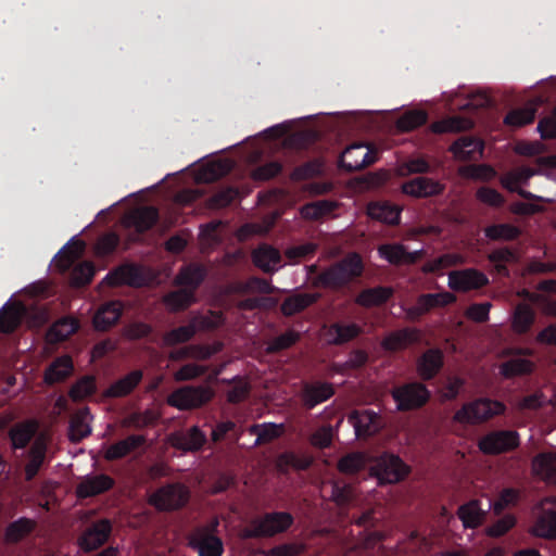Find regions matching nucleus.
<instances>
[{"mask_svg": "<svg viewBox=\"0 0 556 556\" xmlns=\"http://www.w3.org/2000/svg\"><path fill=\"white\" fill-rule=\"evenodd\" d=\"M368 214L371 218L389 225H397L401 218V210L388 202L370 204Z\"/></svg>", "mask_w": 556, "mask_h": 556, "instance_id": "79ce46f5", "label": "nucleus"}, {"mask_svg": "<svg viewBox=\"0 0 556 556\" xmlns=\"http://www.w3.org/2000/svg\"><path fill=\"white\" fill-rule=\"evenodd\" d=\"M205 276L206 270L201 265L191 264L182 267L175 279V282L186 288L167 293L164 298L165 304L174 311L187 308L193 303L194 291L203 282Z\"/></svg>", "mask_w": 556, "mask_h": 556, "instance_id": "20e7f679", "label": "nucleus"}, {"mask_svg": "<svg viewBox=\"0 0 556 556\" xmlns=\"http://www.w3.org/2000/svg\"><path fill=\"white\" fill-rule=\"evenodd\" d=\"M218 521L215 520L210 526L198 527L189 535V546L198 553L199 556H222L224 553V543L215 534Z\"/></svg>", "mask_w": 556, "mask_h": 556, "instance_id": "0eeeda50", "label": "nucleus"}, {"mask_svg": "<svg viewBox=\"0 0 556 556\" xmlns=\"http://www.w3.org/2000/svg\"><path fill=\"white\" fill-rule=\"evenodd\" d=\"M146 443V438L140 434H130L124 440L111 444L104 452V458L109 462L121 459Z\"/></svg>", "mask_w": 556, "mask_h": 556, "instance_id": "cd10ccee", "label": "nucleus"}, {"mask_svg": "<svg viewBox=\"0 0 556 556\" xmlns=\"http://www.w3.org/2000/svg\"><path fill=\"white\" fill-rule=\"evenodd\" d=\"M460 262V256L454 253H445L434 260L426 262L421 270L425 274H439L445 268L457 265Z\"/></svg>", "mask_w": 556, "mask_h": 556, "instance_id": "8fccbe9b", "label": "nucleus"}, {"mask_svg": "<svg viewBox=\"0 0 556 556\" xmlns=\"http://www.w3.org/2000/svg\"><path fill=\"white\" fill-rule=\"evenodd\" d=\"M90 412L88 407H83L75 412L70 420V440L79 442L91 433L88 424Z\"/></svg>", "mask_w": 556, "mask_h": 556, "instance_id": "f704fd0d", "label": "nucleus"}, {"mask_svg": "<svg viewBox=\"0 0 556 556\" xmlns=\"http://www.w3.org/2000/svg\"><path fill=\"white\" fill-rule=\"evenodd\" d=\"M430 172V164L424 157H412L405 161L399 167V173L402 176L412 174H426Z\"/></svg>", "mask_w": 556, "mask_h": 556, "instance_id": "69168bd1", "label": "nucleus"}, {"mask_svg": "<svg viewBox=\"0 0 556 556\" xmlns=\"http://www.w3.org/2000/svg\"><path fill=\"white\" fill-rule=\"evenodd\" d=\"M38 430L36 420L29 419L15 424L9 431L13 448H25Z\"/></svg>", "mask_w": 556, "mask_h": 556, "instance_id": "7c9ffc66", "label": "nucleus"}, {"mask_svg": "<svg viewBox=\"0 0 556 556\" xmlns=\"http://www.w3.org/2000/svg\"><path fill=\"white\" fill-rule=\"evenodd\" d=\"M517 519L507 514L486 528V534L491 538H501L516 526Z\"/></svg>", "mask_w": 556, "mask_h": 556, "instance_id": "e2e57ef3", "label": "nucleus"}, {"mask_svg": "<svg viewBox=\"0 0 556 556\" xmlns=\"http://www.w3.org/2000/svg\"><path fill=\"white\" fill-rule=\"evenodd\" d=\"M172 446L184 453L200 452L207 443V437L198 426L185 431L173 432L169 437Z\"/></svg>", "mask_w": 556, "mask_h": 556, "instance_id": "dca6fc26", "label": "nucleus"}, {"mask_svg": "<svg viewBox=\"0 0 556 556\" xmlns=\"http://www.w3.org/2000/svg\"><path fill=\"white\" fill-rule=\"evenodd\" d=\"M190 492L179 482L167 483L157 489L150 497V503L157 510L173 511L181 509L189 502Z\"/></svg>", "mask_w": 556, "mask_h": 556, "instance_id": "423d86ee", "label": "nucleus"}, {"mask_svg": "<svg viewBox=\"0 0 556 556\" xmlns=\"http://www.w3.org/2000/svg\"><path fill=\"white\" fill-rule=\"evenodd\" d=\"M534 364L525 358H514L501 365V375L505 378L528 375L532 372Z\"/></svg>", "mask_w": 556, "mask_h": 556, "instance_id": "09e8293b", "label": "nucleus"}, {"mask_svg": "<svg viewBox=\"0 0 556 556\" xmlns=\"http://www.w3.org/2000/svg\"><path fill=\"white\" fill-rule=\"evenodd\" d=\"M105 280L111 286L128 285L131 287H140L144 282V276L138 265L123 264L110 271Z\"/></svg>", "mask_w": 556, "mask_h": 556, "instance_id": "5701e85b", "label": "nucleus"}, {"mask_svg": "<svg viewBox=\"0 0 556 556\" xmlns=\"http://www.w3.org/2000/svg\"><path fill=\"white\" fill-rule=\"evenodd\" d=\"M79 329V320L72 316H65L54 321L46 332V341L56 344L66 341Z\"/></svg>", "mask_w": 556, "mask_h": 556, "instance_id": "b1692460", "label": "nucleus"}, {"mask_svg": "<svg viewBox=\"0 0 556 556\" xmlns=\"http://www.w3.org/2000/svg\"><path fill=\"white\" fill-rule=\"evenodd\" d=\"M520 444L519 433L515 430H494L479 441V448L486 455H498L517 448Z\"/></svg>", "mask_w": 556, "mask_h": 556, "instance_id": "9d476101", "label": "nucleus"}, {"mask_svg": "<svg viewBox=\"0 0 556 556\" xmlns=\"http://www.w3.org/2000/svg\"><path fill=\"white\" fill-rule=\"evenodd\" d=\"M122 313L123 304L119 301L104 303L93 316L94 328L101 331L108 330L119 320Z\"/></svg>", "mask_w": 556, "mask_h": 556, "instance_id": "a878e982", "label": "nucleus"}, {"mask_svg": "<svg viewBox=\"0 0 556 556\" xmlns=\"http://www.w3.org/2000/svg\"><path fill=\"white\" fill-rule=\"evenodd\" d=\"M118 244V235L115 232H106L98 239L96 243V253L99 256H108L116 250Z\"/></svg>", "mask_w": 556, "mask_h": 556, "instance_id": "338daca9", "label": "nucleus"}, {"mask_svg": "<svg viewBox=\"0 0 556 556\" xmlns=\"http://www.w3.org/2000/svg\"><path fill=\"white\" fill-rule=\"evenodd\" d=\"M159 210L154 206H141L134 210L127 217L128 224L135 228L138 233L150 230L159 220Z\"/></svg>", "mask_w": 556, "mask_h": 556, "instance_id": "bb28decb", "label": "nucleus"}, {"mask_svg": "<svg viewBox=\"0 0 556 556\" xmlns=\"http://www.w3.org/2000/svg\"><path fill=\"white\" fill-rule=\"evenodd\" d=\"M488 283V276L476 268L455 270L451 271L448 275V286L455 291L466 292L476 290L486 286Z\"/></svg>", "mask_w": 556, "mask_h": 556, "instance_id": "f3484780", "label": "nucleus"}, {"mask_svg": "<svg viewBox=\"0 0 556 556\" xmlns=\"http://www.w3.org/2000/svg\"><path fill=\"white\" fill-rule=\"evenodd\" d=\"M402 192L414 198H431L443 193L445 186L439 180L419 176L402 184Z\"/></svg>", "mask_w": 556, "mask_h": 556, "instance_id": "aec40b11", "label": "nucleus"}, {"mask_svg": "<svg viewBox=\"0 0 556 556\" xmlns=\"http://www.w3.org/2000/svg\"><path fill=\"white\" fill-rule=\"evenodd\" d=\"M457 517L465 529H477L485 519V511L481 508L479 500H470L458 507Z\"/></svg>", "mask_w": 556, "mask_h": 556, "instance_id": "c756f323", "label": "nucleus"}, {"mask_svg": "<svg viewBox=\"0 0 556 556\" xmlns=\"http://www.w3.org/2000/svg\"><path fill=\"white\" fill-rule=\"evenodd\" d=\"M282 432V425L263 424L253 425L250 428V433L256 435V444L268 443L277 439Z\"/></svg>", "mask_w": 556, "mask_h": 556, "instance_id": "603ef678", "label": "nucleus"}, {"mask_svg": "<svg viewBox=\"0 0 556 556\" xmlns=\"http://www.w3.org/2000/svg\"><path fill=\"white\" fill-rule=\"evenodd\" d=\"M96 380L92 376H85L77 380L70 390L73 401H80L96 392Z\"/></svg>", "mask_w": 556, "mask_h": 556, "instance_id": "6e6d98bb", "label": "nucleus"}, {"mask_svg": "<svg viewBox=\"0 0 556 556\" xmlns=\"http://www.w3.org/2000/svg\"><path fill=\"white\" fill-rule=\"evenodd\" d=\"M239 195L238 189L233 187H226L217 190L208 199V206L211 208H224L230 205Z\"/></svg>", "mask_w": 556, "mask_h": 556, "instance_id": "13d9d810", "label": "nucleus"}, {"mask_svg": "<svg viewBox=\"0 0 556 556\" xmlns=\"http://www.w3.org/2000/svg\"><path fill=\"white\" fill-rule=\"evenodd\" d=\"M277 464L281 471H285L288 468L306 470L312 465V458L308 456L298 455L293 452H285L278 457Z\"/></svg>", "mask_w": 556, "mask_h": 556, "instance_id": "3c124183", "label": "nucleus"}, {"mask_svg": "<svg viewBox=\"0 0 556 556\" xmlns=\"http://www.w3.org/2000/svg\"><path fill=\"white\" fill-rule=\"evenodd\" d=\"M333 394L334 388L329 382H305L301 390V401L306 409H313L318 404L329 400Z\"/></svg>", "mask_w": 556, "mask_h": 556, "instance_id": "412c9836", "label": "nucleus"}, {"mask_svg": "<svg viewBox=\"0 0 556 556\" xmlns=\"http://www.w3.org/2000/svg\"><path fill=\"white\" fill-rule=\"evenodd\" d=\"M46 443L41 439L36 440L29 450V458L25 466L26 481H31L37 476L46 459Z\"/></svg>", "mask_w": 556, "mask_h": 556, "instance_id": "ea45409f", "label": "nucleus"}, {"mask_svg": "<svg viewBox=\"0 0 556 556\" xmlns=\"http://www.w3.org/2000/svg\"><path fill=\"white\" fill-rule=\"evenodd\" d=\"M293 516L287 511L266 513L253 523L251 536L269 538L287 531L293 525Z\"/></svg>", "mask_w": 556, "mask_h": 556, "instance_id": "ddd939ff", "label": "nucleus"}, {"mask_svg": "<svg viewBox=\"0 0 556 556\" xmlns=\"http://www.w3.org/2000/svg\"><path fill=\"white\" fill-rule=\"evenodd\" d=\"M282 170V165L278 161H270L255 167L252 170V178L256 181H266L278 176Z\"/></svg>", "mask_w": 556, "mask_h": 556, "instance_id": "680f3d73", "label": "nucleus"}, {"mask_svg": "<svg viewBox=\"0 0 556 556\" xmlns=\"http://www.w3.org/2000/svg\"><path fill=\"white\" fill-rule=\"evenodd\" d=\"M534 472L545 482L556 484V455L541 453L533 459Z\"/></svg>", "mask_w": 556, "mask_h": 556, "instance_id": "e433bc0d", "label": "nucleus"}, {"mask_svg": "<svg viewBox=\"0 0 556 556\" xmlns=\"http://www.w3.org/2000/svg\"><path fill=\"white\" fill-rule=\"evenodd\" d=\"M535 315L527 304H519L513 316V328L518 333H526L532 326Z\"/></svg>", "mask_w": 556, "mask_h": 556, "instance_id": "a18cd8bd", "label": "nucleus"}, {"mask_svg": "<svg viewBox=\"0 0 556 556\" xmlns=\"http://www.w3.org/2000/svg\"><path fill=\"white\" fill-rule=\"evenodd\" d=\"M361 332V327L354 323H334L329 328V337L331 338V342L334 344L346 343L356 338Z\"/></svg>", "mask_w": 556, "mask_h": 556, "instance_id": "c03bdc74", "label": "nucleus"}, {"mask_svg": "<svg viewBox=\"0 0 556 556\" xmlns=\"http://www.w3.org/2000/svg\"><path fill=\"white\" fill-rule=\"evenodd\" d=\"M393 295V289L390 287L378 286L364 289L358 293L355 303L363 307L379 306L387 303Z\"/></svg>", "mask_w": 556, "mask_h": 556, "instance_id": "72a5a7b5", "label": "nucleus"}, {"mask_svg": "<svg viewBox=\"0 0 556 556\" xmlns=\"http://www.w3.org/2000/svg\"><path fill=\"white\" fill-rule=\"evenodd\" d=\"M250 383L245 378L236 377L231 382L230 389L227 391V400L237 404L244 401L250 394Z\"/></svg>", "mask_w": 556, "mask_h": 556, "instance_id": "bf43d9fd", "label": "nucleus"}, {"mask_svg": "<svg viewBox=\"0 0 556 556\" xmlns=\"http://www.w3.org/2000/svg\"><path fill=\"white\" fill-rule=\"evenodd\" d=\"M379 255L392 265L405 264V245L401 243H387L378 249Z\"/></svg>", "mask_w": 556, "mask_h": 556, "instance_id": "4d7b16f0", "label": "nucleus"}, {"mask_svg": "<svg viewBox=\"0 0 556 556\" xmlns=\"http://www.w3.org/2000/svg\"><path fill=\"white\" fill-rule=\"evenodd\" d=\"M488 261L494 266V269L498 275L509 277L510 271L507 265L517 262L518 255L514 249L503 247L489 253Z\"/></svg>", "mask_w": 556, "mask_h": 556, "instance_id": "c9c22d12", "label": "nucleus"}, {"mask_svg": "<svg viewBox=\"0 0 556 556\" xmlns=\"http://www.w3.org/2000/svg\"><path fill=\"white\" fill-rule=\"evenodd\" d=\"M380 483H397L409 473V467L394 454L383 453L374 467Z\"/></svg>", "mask_w": 556, "mask_h": 556, "instance_id": "f8f14e48", "label": "nucleus"}, {"mask_svg": "<svg viewBox=\"0 0 556 556\" xmlns=\"http://www.w3.org/2000/svg\"><path fill=\"white\" fill-rule=\"evenodd\" d=\"M364 467V458L359 453H351L343 456L338 463V469L342 473L353 475Z\"/></svg>", "mask_w": 556, "mask_h": 556, "instance_id": "0e129e2a", "label": "nucleus"}, {"mask_svg": "<svg viewBox=\"0 0 556 556\" xmlns=\"http://www.w3.org/2000/svg\"><path fill=\"white\" fill-rule=\"evenodd\" d=\"M484 235L490 240L511 241L521 235V230L510 224H494L484 229Z\"/></svg>", "mask_w": 556, "mask_h": 556, "instance_id": "49530a36", "label": "nucleus"}, {"mask_svg": "<svg viewBox=\"0 0 556 556\" xmlns=\"http://www.w3.org/2000/svg\"><path fill=\"white\" fill-rule=\"evenodd\" d=\"M483 142L473 137H460L451 147L455 157L460 161H475L483 152Z\"/></svg>", "mask_w": 556, "mask_h": 556, "instance_id": "c85d7f7f", "label": "nucleus"}, {"mask_svg": "<svg viewBox=\"0 0 556 556\" xmlns=\"http://www.w3.org/2000/svg\"><path fill=\"white\" fill-rule=\"evenodd\" d=\"M115 480L105 473L88 475L76 486L78 498H89L104 494L112 490Z\"/></svg>", "mask_w": 556, "mask_h": 556, "instance_id": "a211bd4d", "label": "nucleus"}, {"mask_svg": "<svg viewBox=\"0 0 556 556\" xmlns=\"http://www.w3.org/2000/svg\"><path fill=\"white\" fill-rule=\"evenodd\" d=\"M455 299V295L450 292L421 294L416 304L407 309V315L410 319H418L434 307H443L453 303Z\"/></svg>", "mask_w": 556, "mask_h": 556, "instance_id": "6ab92c4d", "label": "nucleus"}, {"mask_svg": "<svg viewBox=\"0 0 556 556\" xmlns=\"http://www.w3.org/2000/svg\"><path fill=\"white\" fill-rule=\"evenodd\" d=\"M84 249L85 242L73 238L55 255V266L60 271L65 273L72 268L70 280L75 287L89 285L96 274V267L92 262L84 261L74 265L84 252Z\"/></svg>", "mask_w": 556, "mask_h": 556, "instance_id": "f03ea898", "label": "nucleus"}, {"mask_svg": "<svg viewBox=\"0 0 556 556\" xmlns=\"http://www.w3.org/2000/svg\"><path fill=\"white\" fill-rule=\"evenodd\" d=\"M48 320L46 308L10 299L0 308V344H17L23 325L39 328Z\"/></svg>", "mask_w": 556, "mask_h": 556, "instance_id": "f257e3e1", "label": "nucleus"}, {"mask_svg": "<svg viewBox=\"0 0 556 556\" xmlns=\"http://www.w3.org/2000/svg\"><path fill=\"white\" fill-rule=\"evenodd\" d=\"M252 261L264 273L271 274L277 270L281 254L276 248L262 243L252 252Z\"/></svg>", "mask_w": 556, "mask_h": 556, "instance_id": "393cba45", "label": "nucleus"}, {"mask_svg": "<svg viewBox=\"0 0 556 556\" xmlns=\"http://www.w3.org/2000/svg\"><path fill=\"white\" fill-rule=\"evenodd\" d=\"M37 522L27 517H21L8 525L4 538L8 543L16 544L36 529Z\"/></svg>", "mask_w": 556, "mask_h": 556, "instance_id": "4c0bfd02", "label": "nucleus"}, {"mask_svg": "<svg viewBox=\"0 0 556 556\" xmlns=\"http://www.w3.org/2000/svg\"><path fill=\"white\" fill-rule=\"evenodd\" d=\"M349 422L354 427L357 438L371 437L380 429V416L370 409L353 410Z\"/></svg>", "mask_w": 556, "mask_h": 556, "instance_id": "4be33fe9", "label": "nucleus"}, {"mask_svg": "<svg viewBox=\"0 0 556 556\" xmlns=\"http://www.w3.org/2000/svg\"><path fill=\"white\" fill-rule=\"evenodd\" d=\"M442 365V350H425L417 363V371L424 380H429L439 372Z\"/></svg>", "mask_w": 556, "mask_h": 556, "instance_id": "2f4dec72", "label": "nucleus"}, {"mask_svg": "<svg viewBox=\"0 0 556 556\" xmlns=\"http://www.w3.org/2000/svg\"><path fill=\"white\" fill-rule=\"evenodd\" d=\"M519 497L520 492L517 489L506 488L502 490L497 500L493 503V513L495 515H501L507 507L516 505Z\"/></svg>", "mask_w": 556, "mask_h": 556, "instance_id": "052dcab7", "label": "nucleus"}, {"mask_svg": "<svg viewBox=\"0 0 556 556\" xmlns=\"http://www.w3.org/2000/svg\"><path fill=\"white\" fill-rule=\"evenodd\" d=\"M428 115L424 111H409L404 113L396 122V127L401 131L414 130L426 124Z\"/></svg>", "mask_w": 556, "mask_h": 556, "instance_id": "5fc2aeb1", "label": "nucleus"}, {"mask_svg": "<svg viewBox=\"0 0 556 556\" xmlns=\"http://www.w3.org/2000/svg\"><path fill=\"white\" fill-rule=\"evenodd\" d=\"M392 397L399 410L407 412L424 406L430 399V392L420 382H408L394 388Z\"/></svg>", "mask_w": 556, "mask_h": 556, "instance_id": "6e6552de", "label": "nucleus"}, {"mask_svg": "<svg viewBox=\"0 0 556 556\" xmlns=\"http://www.w3.org/2000/svg\"><path fill=\"white\" fill-rule=\"evenodd\" d=\"M473 122L464 116H452L441 123L434 125V130L438 132H459L471 129Z\"/></svg>", "mask_w": 556, "mask_h": 556, "instance_id": "864d4df0", "label": "nucleus"}, {"mask_svg": "<svg viewBox=\"0 0 556 556\" xmlns=\"http://www.w3.org/2000/svg\"><path fill=\"white\" fill-rule=\"evenodd\" d=\"M141 370H132L128 375L112 383L105 394L110 397H122L128 395L141 381Z\"/></svg>", "mask_w": 556, "mask_h": 556, "instance_id": "a19ab883", "label": "nucleus"}, {"mask_svg": "<svg viewBox=\"0 0 556 556\" xmlns=\"http://www.w3.org/2000/svg\"><path fill=\"white\" fill-rule=\"evenodd\" d=\"M476 197L480 202L494 207H501L505 203V198L497 190L490 187H480Z\"/></svg>", "mask_w": 556, "mask_h": 556, "instance_id": "774afa93", "label": "nucleus"}, {"mask_svg": "<svg viewBox=\"0 0 556 556\" xmlns=\"http://www.w3.org/2000/svg\"><path fill=\"white\" fill-rule=\"evenodd\" d=\"M217 327V321L210 316L198 314L191 317L188 324L179 326L165 334L167 344H178L189 341L198 331L210 330Z\"/></svg>", "mask_w": 556, "mask_h": 556, "instance_id": "2eb2a0df", "label": "nucleus"}, {"mask_svg": "<svg viewBox=\"0 0 556 556\" xmlns=\"http://www.w3.org/2000/svg\"><path fill=\"white\" fill-rule=\"evenodd\" d=\"M74 370L73 361L70 356H61L52 362L45 371L43 380L52 386L67 379Z\"/></svg>", "mask_w": 556, "mask_h": 556, "instance_id": "473e14b6", "label": "nucleus"}, {"mask_svg": "<svg viewBox=\"0 0 556 556\" xmlns=\"http://www.w3.org/2000/svg\"><path fill=\"white\" fill-rule=\"evenodd\" d=\"M505 408L498 401L480 399L465 404L455 413L454 420L460 424H478L503 414Z\"/></svg>", "mask_w": 556, "mask_h": 556, "instance_id": "39448f33", "label": "nucleus"}, {"mask_svg": "<svg viewBox=\"0 0 556 556\" xmlns=\"http://www.w3.org/2000/svg\"><path fill=\"white\" fill-rule=\"evenodd\" d=\"M213 391L207 387H182L174 391L168 397V404L178 409H192L201 407L213 397Z\"/></svg>", "mask_w": 556, "mask_h": 556, "instance_id": "9b49d317", "label": "nucleus"}, {"mask_svg": "<svg viewBox=\"0 0 556 556\" xmlns=\"http://www.w3.org/2000/svg\"><path fill=\"white\" fill-rule=\"evenodd\" d=\"M378 159V150L366 143H354L348 147L341 154L339 164L346 172L362 170Z\"/></svg>", "mask_w": 556, "mask_h": 556, "instance_id": "1a4fd4ad", "label": "nucleus"}, {"mask_svg": "<svg viewBox=\"0 0 556 556\" xmlns=\"http://www.w3.org/2000/svg\"><path fill=\"white\" fill-rule=\"evenodd\" d=\"M532 533L539 538L556 539V510L543 511L535 520Z\"/></svg>", "mask_w": 556, "mask_h": 556, "instance_id": "37998d69", "label": "nucleus"}, {"mask_svg": "<svg viewBox=\"0 0 556 556\" xmlns=\"http://www.w3.org/2000/svg\"><path fill=\"white\" fill-rule=\"evenodd\" d=\"M113 525L102 518L91 522L78 538V545L84 552H92L103 546L110 539Z\"/></svg>", "mask_w": 556, "mask_h": 556, "instance_id": "4468645a", "label": "nucleus"}, {"mask_svg": "<svg viewBox=\"0 0 556 556\" xmlns=\"http://www.w3.org/2000/svg\"><path fill=\"white\" fill-rule=\"evenodd\" d=\"M363 271V260L359 254L353 252L325 268L317 276V282L324 288L341 290L359 278Z\"/></svg>", "mask_w": 556, "mask_h": 556, "instance_id": "7ed1b4c3", "label": "nucleus"}, {"mask_svg": "<svg viewBox=\"0 0 556 556\" xmlns=\"http://www.w3.org/2000/svg\"><path fill=\"white\" fill-rule=\"evenodd\" d=\"M318 299L319 295L316 293H296L285 299L280 309L285 316H293L317 302Z\"/></svg>", "mask_w": 556, "mask_h": 556, "instance_id": "58836bf2", "label": "nucleus"}, {"mask_svg": "<svg viewBox=\"0 0 556 556\" xmlns=\"http://www.w3.org/2000/svg\"><path fill=\"white\" fill-rule=\"evenodd\" d=\"M535 114L536 108L533 105L515 109L506 114L504 123L508 126L521 127L531 124L535 118Z\"/></svg>", "mask_w": 556, "mask_h": 556, "instance_id": "de8ad7c7", "label": "nucleus"}]
</instances>
